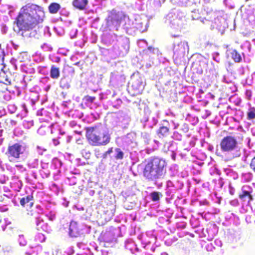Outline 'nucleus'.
Masks as SVG:
<instances>
[{"label":"nucleus","mask_w":255,"mask_h":255,"mask_svg":"<svg viewBox=\"0 0 255 255\" xmlns=\"http://www.w3.org/2000/svg\"><path fill=\"white\" fill-rule=\"evenodd\" d=\"M45 13L43 8L33 3H28L23 6L14 21L20 31L32 30L43 21Z\"/></svg>","instance_id":"obj_1"},{"label":"nucleus","mask_w":255,"mask_h":255,"mask_svg":"<svg viewBox=\"0 0 255 255\" xmlns=\"http://www.w3.org/2000/svg\"><path fill=\"white\" fill-rule=\"evenodd\" d=\"M166 163L164 160L154 157L145 165L143 170V176L148 180L162 178L166 173Z\"/></svg>","instance_id":"obj_2"},{"label":"nucleus","mask_w":255,"mask_h":255,"mask_svg":"<svg viewBox=\"0 0 255 255\" xmlns=\"http://www.w3.org/2000/svg\"><path fill=\"white\" fill-rule=\"evenodd\" d=\"M86 137L88 143L94 146L106 145L111 140L109 133L99 126L87 128Z\"/></svg>","instance_id":"obj_3"},{"label":"nucleus","mask_w":255,"mask_h":255,"mask_svg":"<svg viewBox=\"0 0 255 255\" xmlns=\"http://www.w3.org/2000/svg\"><path fill=\"white\" fill-rule=\"evenodd\" d=\"M24 150V147L22 145L19 143H15L8 146L5 154L9 162H14L20 158Z\"/></svg>","instance_id":"obj_4"},{"label":"nucleus","mask_w":255,"mask_h":255,"mask_svg":"<svg viewBox=\"0 0 255 255\" xmlns=\"http://www.w3.org/2000/svg\"><path fill=\"white\" fill-rule=\"evenodd\" d=\"M125 16L122 13L112 10L106 19V25L108 27H116L118 30Z\"/></svg>","instance_id":"obj_5"},{"label":"nucleus","mask_w":255,"mask_h":255,"mask_svg":"<svg viewBox=\"0 0 255 255\" xmlns=\"http://www.w3.org/2000/svg\"><path fill=\"white\" fill-rule=\"evenodd\" d=\"M238 141L237 139L232 135H227L221 140L220 146L223 152H232L237 148Z\"/></svg>","instance_id":"obj_6"},{"label":"nucleus","mask_w":255,"mask_h":255,"mask_svg":"<svg viewBox=\"0 0 255 255\" xmlns=\"http://www.w3.org/2000/svg\"><path fill=\"white\" fill-rule=\"evenodd\" d=\"M131 88L134 91L133 95L140 94L143 89L144 86L140 78L134 80L132 82Z\"/></svg>","instance_id":"obj_7"},{"label":"nucleus","mask_w":255,"mask_h":255,"mask_svg":"<svg viewBox=\"0 0 255 255\" xmlns=\"http://www.w3.org/2000/svg\"><path fill=\"white\" fill-rule=\"evenodd\" d=\"M20 205L27 208H30L33 205V197L32 195H28L22 197L20 200Z\"/></svg>","instance_id":"obj_8"},{"label":"nucleus","mask_w":255,"mask_h":255,"mask_svg":"<svg viewBox=\"0 0 255 255\" xmlns=\"http://www.w3.org/2000/svg\"><path fill=\"white\" fill-rule=\"evenodd\" d=\"M81 229L76 222L71 221L69 225V234L72 237H77L80 234Z\"/></svg>","instance_id":"obj_9"},{"label":"nucleus","mask_w":255,"mask_h":255,"mask_svg":"<svg viewBox=\"0 0 255 255\" xmlns=\"http://www.w3.org/2000/svg\"><path fill=\"white\" fill-rule=\"evenodd\" d=\"M239 199L245 202L246 200V198H248V203H250L251 201L254 200L253 196L252 194V191H247L245 190H242V192L239 194Z\"/></svg>","instance_id":"obj_10"},{"label":"nucleus","mask_w":255,"mask_h":255,"mask_svg":"<svg viewBox=\"0 0 255 255\" xmlns=\"http://www.w3.org/2000/svg\"><path fill=\"white\" fill-rule=\"evenodd\" d=\"M88 3V0H74L72 4L74 7L79 10H84Z\"/></svg>","instance_id":"obj_11"},{"label":"nucleus","mask_w":255,"mask_h":255,"mask_svg":"<svg viewBox=\"0 0 255 255\" xmlns=\"http://www.w3.org/2000/svg\"><path fill=\"white\" fill-rule=\"evenodd\" d=\"M201 12L202 13L203 17H200V18L209 20L213 17V15L215 16L214 12L213 10L209 7L204 8L202 9Z\"/></svg>","instance_id":"obj_12"},{"label":"nucleus","mask_w":255,"mask_h":255,"mask_svg":"<svg viewBox=\"0 0 255 255\" xmlns=\"http://www.w3.org/2000/svg\"><path fill=\"white\" fill-rule=\"evenodd\" d=\"M169 132V129L164 126L159 128L157 131V134L159 138H164L168 136Z\"/></svg>","instance_id":"obj_13"},{"label":"nucleus","mask_w":255,"mask_h":255,"mask_svg":"<svg viewBox=\"0 0 255 255\" xmlns=\"http://www.w3.org/2000/svg\"><path fill=\"white\" fill-rule=\"evenodd\" d=\"M50 77L53 79H57L60 76L59 68L52 65L50 71Z\"/></svg>","instance_id":"obj_14"},{"label":"nucleus","mask_w":255,"mask_h":255,"mask_svg":"<svg viewBox=\"0 0 255 255\" xmlns=\"http://www.w3.org/2000/svg\"><path fill=\"white\" fill-rule=\"evenodd\" d=\"M60 5L56 2L51 3L48 6L49 11L50 13H56L60 9Z\"/></svg>","instance_id":"obj_15"},{"label":"nucleus","mask_w":255,"mask_h":255,"mask_svg":"<svg viewBox=\"0 0 255 255\" xmlns=\"http://www.w3.org/2000/svg\"><path fill=\"white\" fill-rule=\"evenodd\" d=\"M0 83H2L6 85L11 84V82L9 80L5 73L1 70L0 71Z\"/></svg>","instance_id":"obj_16"},{"label":"nucleus","mask_w":255,"mask_h":255,"mask_svg":"<svg viewBox=\"0 0 255 255\" xmlns=\"http://www.w3.org/2000/svg\"><path fill=\"white\" fill-rule=\"evenodd\" d=\"M231 57L235 62L239 63L242 60L241 56L239 52L236 50H233L231 53Z\"/></svg>","instance_id":"obj_17"},{"label":"nucleus","mask_w":255,"mask_h":255,"mask_svg":"<svg viewBox=\"0 0 255 255\" xmlns=\"http://www.w3.org/2000/svg\"><path fill=\"white\" fill-rule=\"evenodd\" d=\"M185 44H187V43L183 42V43L181 42L177 44V45H175L174 47V52H177V53L181 52H183V53H184L185 50Z\"/></svg>","instance_id":"obj_18"},{"label":"nucleus","mask_w":255,"mask_h":255,"mask_svg":"<svg viewBox=\"0 0 255 255\" xmlns=\"http://www.w3.org/2000/svg\"><path fill=\"white\" fill-rule=\"evenodd\" d=\"M45 237L44 235L41 233H37L34 237V241L36 244L38 245L39 243H43L45 240Z\"/></svg>","instance_id":"obj_19"},{"label":"nucleus","mask_w":255,"mask_h":255,"mask_svg":"<svg viewBox=\"0 0 255 255\" xmlns=\"http://www.w3.org/2000/svg\"><path fill=\"white\" fill-rule=\"evenodd\" d=\"M96 99L95 97H91L89 95L85 96L83 98V101L85 102V104H92L95 100Z\"/></svg>","instance_id":"obj_20"},{"label":"nucleus","mask_w":255,"mask_h":255,"mask_svg":"<svg viewBox=\"0 0 255 255\" xmlns=\"http://www.w3.org/2000/svg\"><path fill=\"white\" fill-rule=\"evenodd\" d=\"M161 195V194L156 191H153L150 193V197L153 201H158L160 199V196Z\"/></svg>","instance_id":"obj_21"},{"label":"nucleus","mask_w":255,"mask_h":255,"mask_svg":"<svg viewBox=\"0 0 255 255\" xmlns=\"http://www.w3.org/2000/svg\"><path fill=\"white\" fill-rule=\"evenodd\" d=\"M248 120H253L255 118V108H251L249 109L247 114Z\"/></svg>","instance_id":"obj_22"},{"label":"nucleus","mask_w":255,"mask_h":255,"mask_svg":"<svg viewBox=\"0 0 255 255\" xmlns=\"http://www.w3.org/2000/svg\"><path fill=\"white\" fill-rule=\"evenodd\" d=\"M115 151L117 153L115 156V158L117 159H122L124 158V152L119 148H116Z\"/></svg>","instance_id":"obj_23"},{"label":"nucleus","mask_w":255,"mask_h":255,"mask_svg":"<svg viewBox=\"0 0 255 255\" xmlns=\"http://www.w3.org/2000/svg\"><path fill=\"white\" fill-rule=\"evenodd\" d=\"M36 224L37 226V229L39 230L40 229H43V226H44L45 224L44 223L42 220L41 221L37 220L36 221Z\"/></svg>","instance_id":"obj_24"},{"label":"nucleus","mask_w":255,"mask_h":255,"mask_svg":"<svg viewBox=\"0 0 255 255\" xmlns=\"http://www.w3.org/2000/svg\"><path fill=\"white\" fill-rule=\"evenodd\" d=\"M69 69H72V73L74 72V69L71 66H70L68 65H65L64 66L63 70H62V72L63 73H66L67 72V71L68 70H69Z\"/></svg>","instance_id":"obj_25"},{"label":"nucleus","mask_w":255,"mask_h":255,"mask_svg":"<svg viewBox=\"0 0 255 255\" xmlns=\"http://www.w3.org/2000/svg\"><path fill=\"white\" fill-rule=\"evenodd\" d=\"M250 167L255 172V156L251 160Z\"/></svg>","instance_id":"obj_26"},{"label":"nucleus","mask_w":255,"mask_h":255,"mask_svg":"<svg viewBox=\"0 0 255 255\" xmlns=\"http://www.w3.org/2000/svg\"><path fill=\"white\" fill-rule=\"evenodd\" d=\"M4 57V52L3 50L1 48V44H0V59L3 60Z\"/></svg>","instance_id":"obj_27"},{"label":"nucleus","mask_w":255,"mask_h":255,"mask_svg":"<svg viewBox=\"0 0 255 255\" xmlns=\"http://www.w3.org/2000/svg\"><path fill=\"white\" fill-rule=\"evenodd\" d=\"M112 152H113V147H111L105 152V154L106 155L110 154Z\"/></svg>","instance_id":"obj_28"},{"label":"nucleus","mask_w":255,"mask_h":255,"mask_svg":"<svg viewBox=\"0 0 255 255\" xmlns=\"http://www.w3.org/2000/svg\"><path fill=\"white\" fill-rule=\"evenodd\" d=\"M80 64V62H77L76 63L74 64L75 65L79 66Z\"/></svg>","instance_id":"obj_29"},{"label":"nucleus","mask_w":255,"mask_h":255,"mask_svg":"<svg viewBox=\"0 0 255 255\" xmlns=\"http://www.w3.org/2000/svg\"><path fill=\"white\" fill-rule=\"evenodd\" d=\"M202 73H203V71H202V70H200L199 71V72H198V73H199V74H202Z\"/></svg>","instance_id":"obj_30"},{"label":"nucleus","mask_w":255,"mask_h":255,"mask_svg":"<svg viewBox=\"0 0 255 255\" xmlns=\"http://www.w3.org/2000/svg\"><path fill=\"white\" fill-rule=\"evenodd\" d=\"M19 244H20V245H23V246L25 245V244H22L21 242H19Z\"/></svg>","instance_id":"obj_31"},{"label":"nucleus","mask_w":255,"mask_h":255,"mask_svg":"<svg viewBox=\"0 0 255 255\" xmlns=\"http://www.w3.org/2000/svg\"><path fill=\"white\" fill-rule=\"evenodd\" d=\"M26 255H30V254H29V253H26Z\"/></svg>","instance_id":"obj_32"},{"label":"nucleus","mask_w":255,"mask_h":255,"mask_svg":"<svg viewBox=\"0 0 255 255\" xmlns=\"http://www.w3.org/2000/svg\"><path fill=\"white\" fill-rule=\"evenodd\" d=\"M148 48L149 49H151V47H149Z\"/></svg>","instance_id":"obj_33"}]
</instances>
